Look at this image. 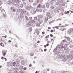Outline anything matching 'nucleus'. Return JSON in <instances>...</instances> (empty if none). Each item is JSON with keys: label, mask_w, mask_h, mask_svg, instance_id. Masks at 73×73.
<instances>
[{"label": "nucleus", "mask_w": 73, "mask_h": 73, "mask_svg": "<svg viewBox=\"0 0 73 73\" xmlns=\"http://www.w3.org/2000/svg\"><path fill=\"white\" fill-rule=\"evenodd\" d=\"M23 66H20L19 67V69H20V70H23Z\"/></svg>", "instance_id": "nucleus-25"}, {"label": "nucleus", "mask_w": 73, "mask_h": 73, "mask_svg": "<svg viewBox=\"0 0 73 73\" xmlns=\"http://www.w3.org/2000/svg\"><path fill=\"white\" fill-rule=\"evenodd\" d=\"M33 1H33V0H29V2L30 3H33Z\"/></svg>", "instance_id": "nucleus-40"}, {"label": "nucleus", "mask_w": 73, "mask_h": 73, "mask_svg": "<svg viewBox=\"0 0 73 73\" xmlns=\"http://www.w3.org/2000/svg\"><path fill=\"white\" fill-rule=\"evenodd\" d=\"M32 17H30L29 18V20H32Z\"/></svg>", "instance_id": "nucleus-61"}, {"label": "nucleus", "mask_w": 73, "mask_h": 73, "mask_svg": "<svg viewBox=\"0 0 73 73\" xmlns=\"http://www.w3.org/2000/svg\"><path fill=\"white\" fill-rule=\"evenodd\" d=\"M64 48V46L62 45H60V46H59V48L58 49H60V50H61V49H63Z\"/></svg>", "instance_id": "nucleus-11"}, {"label": "nucleus", "mask_w": 73, "mask_h": 73, "mask_svg": "<svg viewBox=\"0 0 73 73\" xmlns=\"http://www.w3.org/2000/svg\"><path fill=\"white\" fill-rule=\"evenodd\" d=\"M59 2H57L56 3V5H59Z\"/></svg>", "instance_id": "nucleus-62"}, {"label": "nucleus", "mask_w": 73, "mask_h": 73, "mask_svg": "<svg viewBox=\"0 0 73 73\" xmlns=\"http://www.w3.org/2000/svg\"><path fill=\"white\" fill-rule=\"evenodd\" d=\"M70 53L71 54H73V50H72L71 51H70Z\"/></svg>", "instance_id": "nucleus-48"}, {"label": "nucleus", "mask_w": 73, "mask_h": 73, "mask_svg": "<svg viewBox=\"0 0 73 73\" xmlns=\"http://www.w3.org/2000/svg\"><path fill=\"white\" fill-rule=\"evenodd\" d=\"M33 9V8L30 5L26 7V9L27 10V11H29L30 9Z\"/></svg>", "instance_id": "nucleus-3"}, {"label": "nucleus", "mask_w": 73, "mask_h": 73, "mask_svg": "<svg viewBox=\"0 0 73 73\" xmlns=\"http://www.w3.org/2000/svg\"><path fill=\"white\" fill-rule=\"evenodd\" d=\"M23 70H27V68L26 67H25L24 68H23Z\"/></svg>", "instance_id": "nucleus-57"}, {"label": "nucleus", "mask_w": 73, "mask_h": 73, "mask_svg": "<svg viewBox=\"0 0 73 73\" xmlns=\"http://www.w3.org/2000/svg\"><path fill=\"white\" fill-rule=\"evenodd\" d=\"M36 26L37 27H40V25L39 24H36Z\"/></svg>", "instance_id": "nucleus-37"}, {"label": "nucleus", "mask_w": 73, "mask_h": 73, "mask_svg": "<svg viewBox=\"0 0 73 73\" xmlns=\"http://www.w3.org/2000/svg\"><path fill=\"white\" fill-rule=\"evenodd\" d=\"M30 56L32 57V56H34V53L33 52H32V53H31Z\"/></svg>", "instance_id": "nucleus-29"}, {"label": "nucleus", "mask_w": 73, "mask_h": 73, "mask_svg": "<svg viewBox=\"0 0 73 73\" xmlns=\"http://www.w3.org/2000/svg\"><path fill=\"white\" fill-rule=\"evenodd\" d=\"M11 11H13V12H16V9H14V8L11 7Z\"/></svg>", "instance_id": "nucleus-14"}, {"label": "nucleus", "mask_w": 73, "mask_h": 73, "mask_svg": "<svg viewBox=\"0 0 73 73\" xmlns=\"http://www.w3.org/2000/svg\"><path fill=\"white\" fill-rule=\"evenodd\" d=\"M62 61L64 62H65V61H66V59L65 58H64L62 60Z\"/></svg>", "instance_id": "nucleus-27"}, {"label": "nucleus", "mask_w": 73, "mask_h": 73, "mask_svg": "<svg viewBox=\"0 0 73 73\" xmlns=\"http://www.w3.org/2000/svg\"><path fill=\"white\" fill-rule=\"evenodd\" d=\"M64 50H68V48H67V47H64Z\"/></svg>", "instance_id": "nucleus-45"}, {"label": "nucleus", "mask_w": 73, "mask_h": 73, "mask_svg": "<svg viewBox=\"0 0 73 73\" xmlns=\"http://www.w3.org/2000/svg\"><path fill=\"white\" fill-rule=\"evenodd\" d=\"M46 18L44 19V23H45L46 22H47L48 21V17H46Z\"/></svg>", "instance_id": "nucleus-18"}, {"label": "nucleus", "mask_w": 73, "mask_h": 73, "mask_svg": "<svg viewBox=\"0 0 73 73\" xmlns=\"http://www.w3.org/2000/svg\"><path fill=\"white\" fill-rule=\"evenodd\" d=\"M38 18H42L43 17V16H42L41 15H39L38 16Z\"/></svg>", "instance_id": "nucleus-23"}, {"label": "nucleus", "mask_w": 73, "mask_h": 73, "mask_svg": "<svg viewBox=\"0 0 73 73\" xmlns=\"http://www.w3.org/2000/svg\"><path fill=\"white\" fill-rule=\"evenodd\" d=\"M14 70H15V71H17V70H19V69L18 68L15 67L14 68Z\"/></svg>", "instance_id": "nucleus-26"}, {"label": "nucleus", "mask_w": 73, "mask_h": 73, "mask_svg": "<svg viewBox=\"0 0 73 73\" xmlns=\"http://www.w3.org/2000/svg\"><path fill=\"white\" fill-rule=\"evenodd\" d=\"M34 20H35V21H36V20H37L38 19L37 17H35L34 18Z\"/></svg>", "instance_id": "nucleus-41"}, {"label": "nucleus", "mask_w": 73, "mask_h": 73, "mask_svg": "<svg viewBox=\"0 0 73 73\" xmlns=\"http://www.w3.org/2000/svg\"><path fill=\"white\" fill-rule=\"evenodd\" d=\"M15 2L17 4H19L20 3V0H15Z\"/></svg>", "instance_id": "nucleus-21"}, {"label": "nucleus", "mask_w": 73, "mask_h": 73, "mask_svg": "<svg viewBox=\"0 0 73 73\" xmlns=\"http://www.w3.org/2000/svg\"><path fill=\"white\" fill-rule=\"evenodd\" d=\"M54 22V21H52L49 22V24H51V23H53Z\"/></svg>", "instance_id": "nucleus-49"}, {"label": "nucleus", "mask_w": 73, "mask_h": 73, "mask_svg": "<svg viewBox=\"0 0 73 73\" xmlns=\"http://www.w3.org/2000/svg\"><path fill=\"white\" fill-rule=\"evenodd\" d=\"M29 24H31V23H35V21H34V20H31L30 21H29V22H27Z\"/></svg>", "instance_id": "nucleus-6"}, {"label": "nucleus", "mask_w": 73, "mask_h": 73, "mask_svg": "<svg viewBox=\"0 0 73 73\" xmlns=\"http://www.w3.org/2000/svg\"><path fill=\"white\" fill-rule=\"evenodd\" d=\"M21 64L22 65H25V63L24 62V60H22L21 61Z\"/></svg>", "instance_id": "nucleus-15"}, {"label": "nucleus", "mask_w": 73, "mask_h": 73, "mask_svg": "<svg viewBox=\"0 0 73 73\" xmlns=\"http://www.w3.org/2000/svg\"><path fill=\"white\" fill-rule=\"evenodd\" d=\"M15 6L17 7H19V4L18 3H16L15 5Z\"/></svg>", "instance_id": "nucleus-39"}, {"label": "nucleus", "mask_w": 73, "mask_h": 73, "mask_svg": "<svg viewBox=\"0 0 73 73\" xmlns=\"http://www.w3.org/2000/svg\"><path fill=\"white\" fill-rule=\"evenodd\" d=\"M36 12H39V9H36Z\"/></svg>", "instance_id": "nucleus-58"}, {"label": "nucleus", "mask_w": 73, "mask_h": 73, "mask_svg": "<svg viewBox=\"0 0 73 73\" xmlns=\"http://www.w3.org/2000/svg\"><path fill=\"white\" fill-rule=\"evenodd\" d=\"M13 0H9V1L7 2V4H8V5L11 4Z\"/></svg>", "instance_id": "nucleus-7"}, {"label": "nucleus", "mask_w": 73, "mask_h": 73, "mask_svg": "<svg viewBox=\"0 0 73 73\" xmlns=\"http://www.w3.org/2000/svg\"><path fill=\"white\" fill-rule=\"evenodd\" d=\"M54 11L55 13H58L59 12V11L56 9H54Z\"/></svg>", "instance_id": "nucleus-12"}, {"label": "nucleus", "mask_w": 73, "mask_h": 73, "mask_svg": "<svg viewBox=\"0 0 73 73\" xmlns=\"http://www.w3.org/2000/svg\"><path fill=\"white\" fill-rule=\"evenodd\" d=\"M32 13H34V14H35V13H36V10H34V11H33Z\"/></svg>", "instance_id": "nucleus-36"}, {"label": "nucleus", "mask_w": 73, "mask_h": 73, "mask_svg": "<svg viewBox=\"0 0 73 73\" xmlns=\"http://www.w3.org/2000/svg\"><path fill=\"white\" fill-rule=\"evenodd\" d=\"M15 68H11V70H12V72H13V71H14V70H15Z\"/></svg>", "instance_id": "nucleus-52"}, {"label": "nucleus", "mask_w": 73, "mask_h": 73, "mask_svg": "<svg viewBox=\"0 0 73 73\" xmlns=\"http://www.w3.org/2000/svg\"><path fill=\"white\" fill-rule=\"evenodd\" d=\"M38 4V3H37L36 2L34 3H33V6H36V5H37Z\"/></svg>", "instance_id": "nucleus-19"}, {"label": "nucleus", "mask_w": 73, "mask_h": 73, "mask_svg": "<svg viewBox=\"0 0 73 73\" xmlns=\"http://www.w3.org/2000/svg\"><path fill=\"white\" fill-rule=\"evenodd\" d=\"M40 7H41V4H39L38 6L37 7V8H40Z\"/></svg>", "instance_id": "nucleus-33"}, {"label": "nucleus", "mask_w": 73, "mask_h": 73, "mask_svg": "<svg viewBox=\"0 0 73 73\" xmlns=\"http://www.w3.org/2000/svg\"><path fill=\"white\" fill-rule=\"evenodd\" d=\"M14 73H18V72L17 71H15L14 72Z\"/></svg>", "instance_id": "nucleus-63"}, {"label": "nucleus", "mask_w": 73, "mask_h": 73, "mask_svg": "<svg viewBox=\"0 0 73 73\" xmlns=\"http://www.w3.org/2000/svg\"><path fill=\"white\" fill-rule=\"evenodd\" d=\"M67 42V41L65 39L63 40V42Z\"/></svg>", "instance_id": "nucleus-60"}, {"label": "nucleus", "mask_w": 73, "mask_h": 73, "mask_svg": "<svg viewBox=\"0 0 73 73\" xmlns=\"http://www.w3.org/2000/svg\"><path fill=\"white\" fill-rule=\"evenodd\" d=\"M21 13L22 15V17H23L25 14V13L26 12V11L25 10H23V9H21Z\"/></svg>", "instance_id": "nucleus-1"}, {"label": "nucleus", "mask_w": 73, "mask_h": 73, "mask_svg": "<svg viewBox=\"0 0 73 73\" xmlns=\"http://www.w3.org/2000/svg\"><path fill=\"white\" fill-rule=\"evenodd\" d=\"M60 51H56V53L57 54H60Z\"/></svg>", "instance_id": "nucleus-38"}, {"label": "nucleus", "mask_w": 73, "mask_h": 73, "mask_svg": "<svg viewBox=\"0 0 73 73\" xmlns=\"http://www.w3.org/2000/svg\"><path fill=\"white\" fill-rule=\"evenodd\" d=\"M20 60L19 59H17L16 60V62H17V64H18V65H19V63H20Z\"/></svg>", "instance_id": "nucleus-31"}, {"label": "nucleus", "mask_w": 73, "mask_h": 73, "mask_svg": "<svg viewBox=\"0 0 73 73\" xmlns=\"http://www.w3.org/2000/svg\"><path fill=\"white\" fill-rule=\"evenodd\" d=\"M11 63L10 62H9L7 63V66H11Z\"/></svg>", "instance_id": "nucleus-30"}, {"label": "nucleus", "mask_w": 73, "mask_h": 73, "mask_svg": "<svg viewBox=\"0 0 73 73\" xmlns=\"http://www.w3.org/2000/svg\"><path fill=\"white\" fill-rule=\"evenodd\" d=\"M62 6H65V2H64V3H63L62 4Z\"/></svg>", "instance_id": "nucleus-47"}, {"label": "nucleus", "mask_w": 73, "mask_h": 73, "mask_svg": "<svg viewBox=\"0 0 73 73\" xmlns=\"http://www.w3.org/2000/svg\"><path fill=\"white\" fill-rule=\"evenodd\" d=\"M67 44H65L64 45V48H66L67 47Z\"/></svg>", "instance_id": "nucleus-64"}, {"label": "nucleus", "mask_w": 73, "mask_h": 73, "mask_svg": "<svg viewBox=\"0 0 73 73\" xmlns=\"http://www.w3.org/2000/svg\"><path fill=\"white\" fill-rule=\"evenodd\" d=\"M60 58H61L62 59V58H64V56H63L62 55H61L60 56Z\"/></svg>", "instance_id": "nucleus-59"}, {"label": "nucleus", "mask_w": 73, "mask_h": 73, "mask_svg": "<svg viewBox=\"0 0 73 73\" xmlns=\"http://www.w3.org/2000/svg\"><path fill=\"white\" fill-rule=\"evenodd\" d=\"M54 70H51L52 73H54Z\"/></svg>", "instance_id": "nucleus-50"}, {"label": "nucleus", "mask_w": 73, "mask_h": 73, "mask_svg": "<svg viewBox=\"0 0 73 73\" xmlns=\"http://www.w3.org/2000/svg\"><path fill=\"white\" fill-rule=\"evenodd\" d=\"M16 63L15 62H13V66H17V67H19V64H18V65H16Z\"/></svg>", "instance_id": "nucleus-8"}, {"label": "nucleus", "mask_w": 73, "mask_h": 73, "mask_svg": "<svg viewBox=\"0 0 73 73\" xmlns=\"http://www.w3.org/2000/svg\"><path fill=\"white\" fill-rule=\"evenodd\" d=\"M46 8H49V3H46Z\"/></svg>", "instance_id": "nucleus-13"}, {"label": "nucleus", "mask_w": 73, "mask_h": 73, "mask_svg": "<svg viewBox=\"0 0 73 73\" xmlns=\"http://www.w3.org/2000/svg\"><path fill=\"white\" fill-rule=\"evenodd\" d=\"M27 1H26V2H24L23 3V5L25 6V7H27Z\"/></svg>", "instance_id": "nucleus-10"}, {"label": "nucleus", "mask_w": 73, "mask_h": 73, "mask_svg": "<svg viewBox=\"0 0 73 73\" xmlns=\"http://www.w3.org/2000/svg\"><path fill=\"white\" fill-rule=\"evenodd\" d=\"M23 6L24 5H23V4H21L20 5V7H21V8L23 7Z\"/></svg>", "instance_id": "nucleus-35"}, {"label": "nucleus", "mask_w": 73, "mask_h": 73, "mask_svg": "<svg viewBox=\"0 0 73 73\" xmlns=\"http://www.w3.org/2000/svg\"><path fill=\"white\" fill-rule=\"evenodd\" d=\"M71 32H72V31L70 30H69L68 31V33L69 34Z\"/></svg>", "instance_id": "nucleus-44"}, {"label": "nucleus", "mask_w": 73, "mask_h": 73, "mask_svg": "<svg viewBox=\"0 0 73 73\" xmlns=\"http://www.w3.org/2000/svg\"><path fill=\"white\" fill-rule=\"evenodd\" d=\"M69 47L70 49H73V45L72 44H70L69 46Z\"/></svg>", "instance_id": "nucleus-22"}, {"label": "nucleus", "mask_w": 73, "mask_h": 73, "mask_svg": "<svg viewBox=\"0 0 73 73\" xmlns=\"http://www.w3.org/2000/svg\"><path fill=\"white\" fill-rule=\"evenodd\" d=\"M67 58L68 59H70V58H71L70 54H69L67 55Z\"/></svg>", "instance_id": "nucleus-17"}, {"label": "nucleus", "mask_w": 73, "mask_h": 73, "mask_svg": "<svg viewBox=\"0 0 73 73\" xmlns=\"http://www.w3.org/2000/svg\"><path fill=\"white\" fill-rule=\"evenodd\" d=\"M39 0H36V2H35L36 3H39Z\"/></svg>", "instance_id": "nucleus-54"}, {"label": "nucleus", "mask_w": 73, "mask_h": 73, "mask_svg": "<svg viewBox=\"0 0 73 73\" xmlns=\"http://www.w3.org/2000/svg\"><path fill=\"white\" fill-rule=\"evenodd\" d=\"M67 39L68 41H70V37H67Z\"/></svg>", "instance_id": "nucleus-42"}, {"label": "nucleus", "mask_w": 73, "mask_h": 73, "mask_svg": "<svg viewBox=\"0 0 73 73\" xmlns=\"http://www.w3.org/2000/svg\"><path fill=\"white\" fill-rule=\"evenodd\" d=\"M60 58V56L59 55H57L56 56V58L58 59Z\"/></svg>", "instance_id": "nucleus-51"}, {"label": "nucleus", "mask_w": 73, "mask_h": 73, "mask_svg": "<svg viewBox=\"0 0 73 73\" xmlns=\"http://www.w3.org/2000/svg\"><path fill=\"white\" fill-rule=\"evenodd\" d=\"M50 13L49 12H47L46 13V15L47 16H48L49 15H50Z\"/></svg>", "instance_id": "nucleus-16"}, {"label": "nucleus", "mask_w": 73, "mask_h": 73, "mask_svg": "<svg viewBox=\"0 0 73 73\" xmlns=\"http://www.w3.org/2000/svg\"><path fill=\"white\" fill-rule=\"evenodd\" d=\"M29 31L30 32H32V28L31 27H30L29 28Z\"/></svg>", "instance_id": "nucleus-32"}, {"label": "nucleus", "mask_w": 73, "mask_h": 73, "mask_svg": "<svg viewBox=\"0 0 73 73\" xmlns=\"http://www.w3.org/2000/svg\"><path fill=\"white\" fill-rule=\"evenodd\" d=\"M63 1L64 0H60V3H63Z\"/></svg>", "instance_id": "nucleus-53"}, {"label": "nucleus", "mask_w": 73, "mask_h": 73, "mask_svg": "<svg viewBox=\"0 0 73 73\" xmlns=\"http://www.w3.org/2000/svg\"><path fill=\"white\" fill-rule=\"evenodd\" d=\"M37 21H38L39 22V24H41L42 23V22H43V21H42V19L41 18H38L37 20Z\"/></svg>", "instance_id": "nucleus-4"}, {"label": "nucleus", "mask_w": 73, "mask_h": 73, "mask_svg": "<svg viewBox=\"0 0 73 73\" xmlns=\"http://www.w3.org/2000/svg\"><path fill=\"white\" fill-rule=\"evenodd\" d=\"M48 3L49 5L50 4L51 5H53V4H54L53 2L52 1H50Z\"/></svg>", "instance_id": "nucleus-20"}, {"label": "nucleus", "mask_w": 73, "mask_h": 73, "mask_svg": "<svg viewBox=\"0 0 73 73\" xmlns=\"http://www.w3.org/2000/svg\"><path fill=\"white\" fill-rule=\"evenodd\" d=\"M19 73H24V71L22 70H20L19 72Z\"/></svg>", "instance_id": "nucleus-43"}, {"label": "nucleus", "mask_w": 73, "mask_h": 73, "mask_svg": "<svg viewBox=\"0 0 73 73\" xmlns=\"http://www.w3.org/2000/svg\"><path fill=\"white\" fill-rule=\"evenodd\" d=\"M15 0H13L11 2V4H15Z\"/></svg>", "instance_id": "nucleus-34"}, {"label": "nucleus", "mask_w": 73, "mask_h": 73, "mask_svg": "<svg viewBox=\"0 0 73 73\" xmlns=\"http://www.w3.org/2000/svg\"><path fill=\"white\" fill-rule=\"evenodd\" d=\"M55 7H56V6H53V5H51L49 9V11H52V10L54 9V8Z\"/></svg>", "instance_id": "nucleus-2"}, {"label": "nucleus", "mask_w": 73, "mask_h": 73, "mask_svg": "<svg viewBox=\"0 0 73 73\" xmlns=\"http://www.w3.org/2000/svg\"><path fill=\"white\" fill-rule=\"evenodd\" d=\"M48 17L49 19H50L51 18H52V15L50 14V15H49L48 16V17Z\"/></svg>", "instance_id": "nucleus-24"}, {"label": "nucleus", "mask_w": 73, "mask_h": 73, "mask_svg": "<svg viewBox=\"0 0 73 73\" xmlns=\"http://www.w3.org/2000/svg\"><path fill=\"white\" fill-rule=\"evenodd\" d=\"M59 48V45L58 44L57 45V46L56 47V48H55L53 50V52H55L57 50H58V48Z\"/></svg>", "instance_id": "nucleus-5"}, {"label": "nucleus", "mask_w": 73, "mask_h": 73, "mask_svg": "<svg viewBox=\"0 0 73 73\" xmlns=\"http://www.w3.org/2000/svg\"><path fill=\"white\" fill-rule=\"evenodd\" d=\"M70 56L71 57H73V54H70Z\"/></svg>", "instance_id": "nucleus-56"}, {"label": "nucleus", "mask_w": 73, "mask_h": 73, "mask_svg": "<svg viewBox=\"0 0 73 73\" xmlns=\"http://www.w3.org/2000/svg\"><path fill=\"white\" fill-rule=\"evenodd\" d=\"M41 8H45V5H41Z\"/></svg>", "instance_id": "nucleus-28"}, {"label": "nucleus", "mask_w": 73, "mask_h": 73, "mask_svg": "<svg viewBox=\"0 0 73 73\" xmlns=\"http://www.w3.org/2000/svg\"><path fill=\"white\" fill-rule=\"evenodd\" d=\"M20 10L19 9H17V12L18 13H19V12H20Z\"/></svg>", "instance_id": "nucleus-55"}, {"label": "nucleus", "mask_w": 73, "mask_h": 73, "mask_svg": "<svg viewBox=\"0 0 73 73\" xmlns=\"http://www.w3.org/2000/svg\"><path fill=\"white\" fill-rule=\"evenodd\" d=\"M7 54L6 52H5L3 53V56H5V55H6V54Z\"/></svg>", "instance_id": "nucleus-46"}, {"label": "nucleus", "mask_w": 73, "mask_h": 73, "mask_svg": "<svg viewBox=\"0 0 73 73\" xmlns=\"http://www.w3.org/2000/svg\"><path fill=\"white\" fill-rule=\"evenodd\" d=\"M25 18L26 20L25 21L26 22H27V23H28V21H29V19H28V17H27V16H25Z\"/></svg>", "instance_id": "nucleus-9"}]
</instances>
